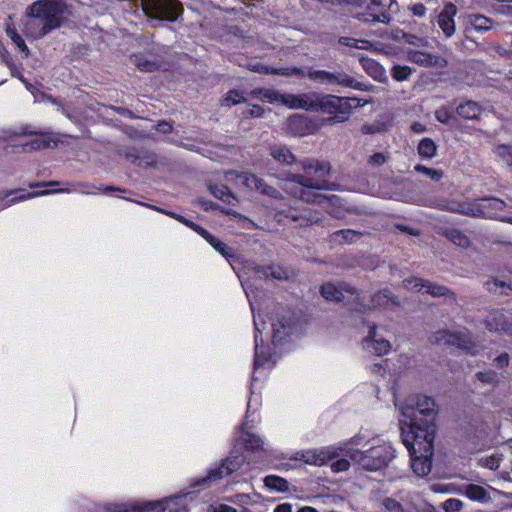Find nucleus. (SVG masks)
<instances>
[{
    "mask_svg": "<svg viewBox=\"0 0 512 512\" xmlns=\"http://www.w3.org/2000/svg\"><path fill=\"white\" fill-rule=\"evenodd\" d=\"M401 415L405 420H400L402 434L415 436L435 437L438 411L433 398L423 395L411 396L399 406Z\"/></svg>",
    "mask_w": 512,
    "mask_h": 512,
    "instance_id": "nucleus-1",
    "label": "nucleus"
},
{
    "mask_svg": "<svg viewBox=\"0 0 512 512\" xmlns=\"http://www.w3.org/2000/svg\"><path fill=\"white\" fill-rule=\"evenodd\" d=\"M303 174L291 172L277 173L272 165L266 164L267 174L277 179L296 183L299 186L312 187L318 190H334L335 184L328 180L331 166L327 161L307 159L301 162Z\"/></svg>",
    "mask_w": 512,
    "mask_h": 512,
    "instance_id": "nucleus-2",
    "label": "nucleus"
},
{
    "mask_svg": "<svg viewBox=\"0 0 512 512\" xmlns=\"http://www.w3.org/2000/svg\"><path fill=\"white\" fill-rule=\"evenodd\" d=\"M69 6L62 0L34 2V39L42 38L60 28L71 16Z\"/></svg>",
    "mask_w": 512,
    "mask_h": 512,
    "instance_id": "nucleus-3",
    "label": "nucleus"
},
{
    "mask_svg": "<svg viewBox=\"0 0 512 512\" xmlns=\"http://www.w3.org/2000/svg\"><path fill=\"white\" fill-rule=\"evenodd\" d=\"M402 442L408 449L411 458V467L418 476H426L432 468L433 444L435 437L415 436L402 434Z\"/></svg>",
    "mask_w": 512,
    "mask_h": 512,
    "instance_id": "nucleus-4",
    "label": "nucleus"
},
{
    "mask_svg": "<svg viewBox=\"0 0 512 512\" xmlns=\"http://www.w3.org/2000/svg\"><path fill=\"white\" fill-rule=\"evenodd\" d=\"M344 451L355 464L371 472L383 469L395 457V450L389 444L374 446L364 451L353 448Z\"/></svg>",
    "mask_w": 512,
    "mask_h": 512,
    "instance_id": "nucleus-5",
    "label": "nucleus"
},
{
    "mask_svg": "<svg viewBox=\"0 0 512 512\" xmlns=\"http://www.w3.org/2000/svg\"><path fill=\"white\" fill-rule=\"evenodd\" d=\"M360 105V101L357 98L319 94L317 112L333 114V116L328 119V122L335 124L348 120L353 108Z\"/></svg>",
    "mask_w": 512,
    "mask_h": 512,
    "instance_id": "nucleus-6",
    "label": "nucleus"
},
{
    "mask_svg": "<svg viewBox=\"0 0 512 512\" xmlns=\"http://www.w3.org/2000/svg\"><path fill=\"white\" fill-rule=\"evenodd\" d=\"M180 497L169 498L164 501L139 503H114L105 507L107 512H188Z\"/></svg>",
    "mask_w": 512,
    "mask_h": 512,
    "instance_id": "nucleus-7",
    "label": "nucleus"
},
{
    "mask_svg": "<svg viewBox=\"0 0 512 512\" xmlns=\"http://www.w3.org/2000/svg\"><path fill=\"white\" fill-rule=\"evenodd\" d=\"M144 14L153 20L175 22L183 14L178 0H140Z\"/></svg>",
    "mask_w": 512,
    "mask_h": 512,
    "instance_id": "nucleus-8",
    "label": "nucleus"
},
{
    "mask_svg": "<svg viewBox=\"0 0 512 512\" xmlns=\"http://www.w3.org/2000/svg\"><path fill=\"white\" fill-rule=\"evenodd\" d=\"M429 341L433 345L457 347L470 355H476L478 352L477 345L472 341L470 335L465 332H451L440 329L431 334Z\"/></svg>",
    "mask_w": 512,
    "mask_h": 512,
    "instance_id": "nucleus-9",
    "label": "nucleus"
},
{
    "mask_svg": "<svg viewBox=\"0 0 512 512\" xmlns=\"http://www.w3.org/2000/svg\"><path fill=\"white\" fill-rule=\"evenodd\" d=\"M307 77L312 81H316L327 86H341L355 89L360 86L359 82L343 70H311L307 73Z\"/></svg>",
    "mask_w": 512,
    "mask_h": 512,
    "instance_id": "nucleus-10",
    "label": "nucleus"
},
{
    "mask_svg": "<svg viewBox=\"0 0 512 512\" xmlns=\"http://www.w3.org/2000/svg\"><path fill=\"white\" fill-rule=\"evenodd\" d=\"M3 140L8 144L6 150L14 153L28 151L32 148V129L30 125H23L4 131Z\"/></svg>",
    "mask_w": 512,
    "mask_h": 512,
    "instance_id": "nucleus-11",
    "label": "nucleus"
},
{
    "mask_svg": "<svg viewBox=\"0 0 512 512\" xmlns=\"http://www.w3.org/2000/svg\"><path fill=\"white\" fill-rule=\"evenodd\" d=\"M242 463L243 458L240 456L227 457L218 467L210 470L206 477L199 479L196 485L209 487L212 484L218 483L219 480L237 471L241 467Z\"/></svg>",
    "mask_w": 512,
    "mask_h": 512,
    "instance_id": "nucleus-12",
    "label": "nucleus"
},
{
    "mask_svg": "<svg viewBox=\"0 0 512 512\" xmlns=\"http://www.w3.org/2000/svg\"><path fill=\"white\" fill-rule=\"evenodd\" d=\"M276 217L279 221L289 219L300 227H306L320 221V214L307 208L297 209L295 207H288L279 209L276 212Z\"/></svg>",
    "mask_w": 512,
    "mask_h": 512,
    "instance_id": "nucleus-13",
    "label": "nucleus"
},
{
    "mask_svg": "<svg viewBox=\"0 0 512 512\" xmlns=\"http://www.w3.org/2000/svg\"><path fill=\"white\" fill-rule=\"evenodd\" d=\"M437 208L451 213L461 214L468 217L477 218V216H485L486 214L477 206V200L458 201V200H441L437 204Z\"/></svg>",
    "mask_w": 512,
    "mask_h": 512,
    "instance_id": "nucleus-14",
    "label": "nucleus"
},
{
    "mask_svg": "<svg viewBox=\"0 0 512 512\" xmlns=\"http://www.w3.org/2000/svg\"><path fill=\"white\" fill-rule=\"evenodd\" d=\"M490 491L498 492L497 489H494L490 486L484 487L482 485L468 483L462 484L458 488V492L461 495L466 496L471 501H475L481 504H489L493 501Z\"/></svg>",
    "mask_w": 512,
    "mask_h": 512,
    "instance_id": "nucleus-15",
    "label": "nucleus"
},
{
    "mask_svg": "<svg viewBox=\"0 0 512 512\" xmlns=\"http://www.w3.org/2000/svg\"><path fill=\"white\" fill-rule=\"evenodd\" d=\"M319 93L310 92L301 95L287 94L285 106L291 109H303L306 111L317 112Z\"/></svg>",
    "mask_w": 512,
    "mask_h": 512,
    "instance_id": "nucleus-16",
    "label": "nucleus"
},
{
    "mask_svg": "<svg viewBox=\"0 0 512 512\" xmlns=\"http://www.w3.org/2000/svg\"><path fill=\"white\" fill-rule=\"evenodd\" d=\"M244 183L250 189H255L263 195L274 199H283L281 192L275 187L269 185L264 179L254 173L246 172L243 175Z\"/></svg>",
    "mask_w": 512,
    "mask_h": 512,
    "instance_id": "nucleus-17",
    "label": "nucleus"
},
{
    "mask_svg": "<svg viewBox=\"0 0 512 512\" xmlns=\"http://www.w3.org/2000/svg\"><path fill=\"white\" fill-rule=\"evenodd\" d=\"M407 59L408 61L422 67L435 66L439 68H444L447 65V61L444 58L415 49H409L407 51Z\"/></svg>",
    "mask_w": 512,
    "mask_h": 512,
    "instance_id": "nucleus-18",
    "label": "nucleus"
},
{
    "mask_svg": "<svg viewBox=\"0 0 512 512\" xmlns=\"http://www.w3.org/2000/svg\"><path fill=\"white\" fill-rule=\"evenodd\" d=\"M485 327L491 332H504L512 335V324L509 318L501 310L490 311L485 320Z\"/></svg>",
    "mask_w": 512,
    "mask_h": 512,
    "instance_id": "nucleus-19",
    "label": "nucleus"
},
{
    "mask_svg": "<svg viewBox=\"0 0 512 512\" xmlns=\"http://www.w3.org/2000/svg\"><path fill=\"white\" fill-rule=\"evenodd\" d=\"M456 13V6L453 3H447L437 16V24L447 38L452 37L455 33L454 16Z\"/></svg>",
    "mask_w": 512,
    "mask_h": 512,
    "instance_id": "nucleus-20",
    "label": "nucleus"
},
{
    "mask_svg": "<svg viewBox=\"0 0 512 512\" xmlns=\"http://www.w3.org/2000/svg\"><path fill=\"white\" fill-rule=\"evenodd\" d=\"M364 348L371 354L382 356L387 354L391 349V344L388 340L376 338V326L370 327L367 337L363 342Z\"/></svg>",
    "mask_w": 512,
    "mask_h": 512,
    "instance_id": "nucleus-21",
    "label": "nucleus"
},
{
    "mask_svg": "<svg viewBox=\"0 0 512 512\" xmlns=\"http://www.w3.org/2000/svg\"><path fill=\"white\" fill-rule=\"evenodd\" d=\"M293 319L290 315V312H287L286 315H283L277 319L276 322L272 324L273 327V335L272 341L276 344H281L285 341V339L292 333L293 331Z\"/></svg>",
    "mask_w": 512,
    "mask_h": 512,
    "instance_id": "nucleus-22",
    "label": "nucleus"
},
{
    "mask_svg": "<svg viewBox=\"0 0 512 512\" xmlns=\"http://www.w3.org/2000/svg\"><path fill=\"white\" fill-rule=\"evenodd\" d=\"M268 154L279 166H290L296 162V156L285 144L270 145Z\"/></svg>",
    "mask_w": 512,
    "mask_h": 512,
    "instance_id": "nucleus-23",
    "label": "nucleus"
},
{
    "mask_svg": "<svg viewBox=\"0 0 512 512\" xmlns=\"http://www.w3.org/2000/svg\"><path fill=\"white\" fill-rule=\"evenodd\" d=\"M477 206L486 214L477 218L494 219L498 211L504 210L506 203L496 197H483L477 199Z\"/></svg>",
    "mask_w": 512,
    "mask_h": 512,
    "instance_id": "nucleus-24",
    "label": "nucleus"
},
{
    "mask_svg": "<svg viewBox=\"0 0 512 512\" xmlns=\"http://www.w3.org/2000/svg\"><path fill=\"white\" fill-rule=\"evenodd\" d=\"M131 61L135 66H137V68L140 71H143V72L156 71L162 65V61L160 58L155 57V56L148 57L141 53L132 55Z\"/></svg>",
    "mask_w": 512,
    "mask_h": 512,
    "instance_id": "nucleus-25",
    "label": "nucleus"
},
{
    "mask_svg": "<svg viewBox=\"0 0 512 512\" xmlns=\"http://www.w3.org/2000/svg\"><path fill=\"white\" fill-rule=\"evenodd\" d=\"M439 234L461 248H467L471 244L469 237L463 231L456 228H440Z\"/></svg>",
    "mask_w": 512,
    "mask_h": 512,
    "instance_id": "nucleus-26",
    "label": "nucleus"
},
{
    "mask_svg": "<svg viewBox=\"0 0 512 512\" xmlns=\"http://www.w3.org/2000/svg\"><path fill=\"white\" fill-rule=\"evenodd\" d=\"M399 307L400 300L394 296L389 289H383L371 297V304L374 308L386 307L389 304Z\"/></svg>",
    "mask_w": 512,
    "mask_h": 512,
    "instance_id": "nucleus-27",
    "label": "nucleus"
},
{
    "mask_svg": "<svg viewBox=\"0 0 512 512\" xmlns=\"http://www.w3.org/2000/svg\"><path fill=\"white\" fill-rule=\"evenodd\" d=\"M252 96L269 103H281L285 105V98L287 94L280 93L279 91L267 88L254 89L251 92Z\"/></svg>",
    "mask_w": 512,
    "mask_h": 512,
    "instance_id": "nucleus-28",
    "label": "nucleus"
},
{
    "mask_svg": "<svg viewBox=\"0 0 512 512\" xmlns=\"http://www.w3.org/2000/svg\"><path fill=\"white\" fill-rule=\"evenodd\" d=\"M363 233L353 229H341L331 234V242L337 244H351L362 237Z\"/></svg>",
    "mask_w": 512,
    "mask_h": 512,
    "instance_id": "nucleus-29",
    "label": "nucleus"
},
{
    "mask_svg": "<svg viewBox=\"0 0 512 512\" xmlns=\"http://www.w3.org/2000/svg\"><path fill=\"white\" fill-rule=\"evenodd\" d=\"M217 252L223 255L225 258H231L234 256L233 250L228 247L217 237L213 236L209 231L204 229V232L199 233Z\"/></svg>",
    "mask_w": 512,
    "mask_h": 512,
    "instance_id": "nucleus-30",
    "label": "nucleus"
},
{
    "mask_svg": "<svg viewBox=\"0 0 512 512\" xmlns=\"http://www.w3.org/2000/svg\"><path fill=\"white\" fill-rule=\"evenodd\" d=\"M315 189L312 187L300 186L299 189L291 192L295 197L303 200L307 203H317L321 204L326 197L320 193L314 191Z\"/></svg>",
    "mask_w": 512,
    "mask_h": 512,
    "instance_id": "nucleus-31",
    "label": "nucleus"
},
{
    "mask_svg": "<svg viewBox=\"0 0 512 512\" xmlns=\"http://www.w3.org/2000/svg\"><path fill=\"white\" fill-rule=\"evenodd\" d=\"M456 113L464 119L472 120L481 114V107L475 101L468 100L457 106Z\"/></svg>",
    "mask_w": 512,
    "mask_h": 512,
    "instance_id": "nucleus-32",
    "label": "nucleus"
},
{
    "mask_svg": "<svg viewBox=\"0 0 512 512\" xmlns=\"http://www.w3.org/2000/svg\"><path fill=\"white\" fill-rule=\"evenodd\" d=\"M335 456L336 455L334 453L330 454L329 451H306L301 454L300 459L307 464L321 466L325 464L327 459L333 458Z\"/></svg>",
    "mask_w": 512,
    "mask_h": 512,
    "instance_id": "nucleus-33",
    "label": "nucleus"
},
{
    "mask_svg": "<svg viewBox=\"0 0 512 512\" xmlns=\"http://www.w3.org/2000/svg\"><path fill=\"white\" fill-rule=\"evenodd\" d=\"M288 128L294 135L298 136L306 135L310 130L307 118L300 115H294L289 118Z\"/></svg>",
    "mask_w": 512,
    "mask_h": 512,
    "instance_id": "nucleus-34",
    "label": "nucleus"
},
{
    "mask_svg": "<svg viewBox=\"0 0 512 512\" xmlns=\"http://www.w3.org/2000/svg\"><path fill=\"white\" fill-rule=\"evenodd\" d=\"M58 140L51 133H42L34 130V150L56 147Z\"/></svg>",
    "mask_w": 512,
    "mask_h": 512,
    "instance_id": "nucleus-35",
    "label": "nucleus"
},
{
    "mask_svg": "<svg viewBox=\"0 0 512 512\" xmlns=\"http://www.w3.org/2000/svg\"><path fill=\"white\" fill-rule=\"evenodd\" d=\"M476 378L478 381L490 385L492 387L499 386L504 379V376L502 373H498L494 370H487V371H479L476 373Z\"/></svg>",
    "mask_w": 512,
    "mask_h": 512,
    "instance_id": "nucleus-36",
    "label": "nucleus"
},
{
    "mask_svg": "<svg viewBox=\"0 0 512 512\" xmlns=\"http://www.w3.org/2000/svg\"><path fill=\"white\" fill-rule=\"evenodd\" d=\"M257 272L265 278H273L277 280H284L288 278L287 271L280 266H262L257 269Z\"/></svg>",
    "mask_w": 512,
    "mask_h": 512,
    "instance_id": "nucleus-37",
    "label": "nucleus"
},
{
    "mask_svg": "<svg viewBox=\"0 0 512 512\" xmlns=\"http://www.w3.org/2000/svg\"><path fill=\"white\" fill-rule=\"evenodd\" d=\"M469 23L476 31L486 32L492 28V19L481 14H470L468 16Z\"/></svg>",
    "mask_w": 512,
    "mask_h": 512,
    "instance_id": "nucleus-38",
    "label": "nucleus"
},
{
    "mask_svg": "<svg viewBox=\"0 0 512 512\" xmlns=\"http://www.w3.org/2000/svg\"><path fill=\"white\" fill-rule=\"evenodd\" d=\"M321 295L330 301H343L344 294H342V290L338 288V286L332 283H325L320 288Z\"/></svg>",
    "mask_w": 512,
    "mask_h": 512,
    "instance_id": "nucleus-39",
    "label": "nucleus"
},
{
    "mask_svg": "<svg viewBox=\"0 0 512 512\" xmlns=\"http://www.w3.org/2000/svg\"><path fill=\"white\" fill-rule=\"evenodd\" d=\"M264 484L267 488L277 492H286L289 489L288 481L276 475L266 476L264 478Z\"/></svg>",
    "mask_w": 512,
    "mask_h": 512,
    "instance_id": "nucleus-40",
    "label": "nucleus"
},
{
    "mask_svg": "<svg viewBox=\"0 0 512 512\" xmlns=\"http://www.w3.org/2000/svg\"><path fill=\"white\" fill-rule=\"evenodd\" d=\"M357 18L360 21L367 22V23L388 24L391 20L390 14L388 12H381V14H378V13H370L369 10L367 12L358 14Z\"/></svg>",
    "mask_w": 512,
    "mask_h": 512,
    "instance_id": "nucleus-41",
    "label": "nucleus"
},
{
    "mask_svg": "<svg viewBox=\"0 0 512 512\" xmlns=\"http://www.w3.org/2000/svg\"><path fill=\"white\" fill-rule=\"evenodd\" d=\"M418 154L421 157L431 159L436 155L437 146L430 138H423L417 147Z\"/></svg>",
    "mask_w": 512,
    "mask_h": 512,
    "instance_id": "nucleus-42",
    "label": "nucleus"
},
{
    "mask_svg": "<svg viewBox=\"0 0 512 512\" xmlns=\"http://www.w3.org/2000/svg\"><path fill=\"white\" fill-rule=\"evenodd\" d=\"M484 288L493 294L508 296L509 293L505 290V281L497 277H492L483 283Z\"/></svg>",
    "mask_w": 512,
    "mask_h": 512,
    "instance_id": "nucleus-43",
    "label": "nucleus"
},
{
    "mask_svg": "<svg viewBox=\"0 0 512 512\" xmlns=\"http://www.w3.org/2000/svg\"><path fill=\"white\" fill-rule=\"evenodd\" d=\"M425 293L433 296V297H452L455 299V293L451 291L449 288L439 285L433 282L428 281L425 288Z\"/></svg>",
    "mask_w": 512,
    "mask_h": 512,
    "instance_id": "nucleus-44",
    "label": "nucleus"
},
{
    "mask_svg": "<svg viewBox=\"0 0 512 512\" xmlns=\"http://www.w3.org/2000/svg\"><path fill=\"white\" fill-rule=\"evenodd\" d=\"M210 193L223 202L231 204V199H234V195L231 190L224 184L220 185H209Z\"/></svg>",
    "mask_w": 512,
    "mask_h": 512,
    "instance_id": "nucleus-45",
    "label": "nucleus"
},
{
    "mask_svg": "<svg viewBox=\"0 0 512 512\" xmlns=\"http://www.w3.org/2000/svg\"><path fill=\"white\" fill-rule=\"evenodd\" d=\"M359 61L363 67V69L373 78H377L378 75L382 74V67L375 60L361 56Z\"/></svg>",
    "mask_w": 512,
    "mask_h": 512,
    "instance_id": "nucleus-46",
    "label": "nucleus"
},
{
    "mask_svg": "<svg viewBox=\"0 0 512 512\" xmlns=\"http://www.w3.org/2000/svg\"><path fill=\"white\" fill-rule=\"evenodd\" d=\"M6 33L8 37L15 43V45L19 48L21 52L25 53V56L28 57L29 55V48L25 44V41L22 39V37L17 33L16 29L11 25H6Z\"/></svg>",
    "mask_w": 512,
    "mask_h": 512,
    "instance_id": "nucleus-47",
    "label": "nucleus"
},
{
    "mask_svg": "<svg viewBox=\"0 0 512 512\" xmlns=\"http://www.w3.org/2000/svg\"><path fill=\"white\" fill-rule=\"evenodd\" d=\"M412 73L413 69L406 65H393L390 71L392 78L396 81H405Z\"/></svg>",
    "mask_w": 512,
    "mask_h": 512,
    "instance_id": "nucleus-48",
    "label": "nucleus"
},
{
    "mask_svg": "<svg viewBox=\"0 0 512 512\" xmlns=\"http://www.w3.org/2000/svg\"><path fill=\"white\" fill-rule=\"evenodd\" d=\"M244 446L250 451H259L263 447V440L252 433H246L244 436Z\"/></svg>",
    "mask_w": 512,
    "mask_h": 512,
    "instance_id": "nucleus-49",
    "label": "nucleus"
},
{
    "mask_svg": "<svg viewBox=\"0 0 512 512\" xmlns=\"http://www.w3.org/2000/svg\"><path fill=\"white\" fill-rule=\"evenodd\" d=\"M275 75H280L284 77H298L303 78L307 76L305 74L304 69L300 67H283V68H275Z\"/></svg>",
    "mask_w": 512,
    "mask_h": 512,
    "instance_id": "nucleus-50",
    "label": "nucleus"
},
{
    "mask_svg": "<svg viewBox=\"0 0 512 512\" xmlns=\"http://www.w3.org/2000/svg\"><path fill=\"white\" fill-rule=\"evenodd\" d=\"M435 118L437 119V121L445 125H449L452 123V121L455 120V116L452 110L448 107H441L440 109L436 110Z\"/></svg>",
    "mask_w": 512,
    "mask_h": 512,
    "instance_id": "nucleus-51",
    "label": "nucleus"
},
{
    "mask_svg": "<svg viewBox=\"0 0 512 512\" xmlns=\"http://www.w3.org/2000/svg\"><path fill=\"white\" fill-rule=\"evenodd\" d=\"M165 214L176 219L177 221L181 222L182 224H184L185 226L191 228L193 231H195L196 233H201V232H204V228L201 227L200 225L192 222L191 220L175 213V212H171V211H165Z\"/></svg>",
    "mask_w": 512,
    "mask_h": 512,
    "instance_id": "nucleus-52",
    "label": "nucleus"
},
{
    "mask_svg": "<svg viewBox=\"0 0 512 512\" xmlns=\"http://www.w3.org/2000/svg\"><path fill=\"white\" fill-rule=\"evenodd\" d=\"M339 289L342 290V294L344 292H347L351 295H355V305L352 307L353 310H356V311H362V309L365 308V305L363 304V302L361 301V298H360V295L359 293H357V290L355 288H353L352 286H350L349 284H341L340 286H338Z\"/></svg>",
    "mask_w": 512,
    "mask_h": 512,
    "instance_id": "nucleus-53",
    "label": "nucleus"
},
{
    "mask_svg": "<svg viewBox=\"0 0 512 512\" xmlns=\"http://www.w3.org/2000/svg\"><path fill=\"white\" fill-rule=\"evenodd\" d=\"M384 512H411L393 498H385L383 500Z\"/></svg>",
    "mask_w": 512,
    "mask_h": 512,
    "instance_id": "nucleus-54",
    "label": "nucleus"
},
{
    "mask_svg": "<svg viewBox=\"0 0 512 512\" xmlns=\"http://www.w3.org/2000/svg\"><path fill=\"white\" fill-rule=\"evenodd\" d=\"M496 154L508 166H512V145L501 144L496 147Z\"/></svg>",
    "mask_w": 512,
    "mask_h": 512,
    "instance_id": "nucleus-55",
    "label": "nucleus"
},
{
    "mask_svg": "<svg viewBox=\"0 0 512 512\" xmlns=\"http://www.w3.org/2000/svg\"><path fill=\"white\" fill-rule=\"evenodd\" d=\"M414 170L416 172H419V173H422L426 176H428L430 179L434 180V181H440L443 177V173L441 170H436V169H432V168H428L424 165H416L414 167Z\"/></svg>",
    "mask_w": 512,
    "mask_h": 512,
    "instance_id": "nucleus-56",
    "label": "nucleus"
},
{
    "mask_svg": "<svg viewBox=\"0 0 512 512\" xmlns=\"http://www.w3.org/2000/svg\"><path fill=\"white\" fill-rule=\"evenodd\" d=\"M242 101H244V97L242 96V94L237 90H231L227 93V95L223 99L222 105L231 107V106L236 105Z\"/></svg>",
    "mask_w": 512,
    "mask_h": 512,
    "instance_id": "nucleus-57",
    "label": "nucleus"
},
{
    "mask_svg": "<svg viewBox=\"0 0 512 512\" xmlns=\"http://www.w3.org/2000/svg\"><path fill=\"white\" fill-rule=\"evenodd\" d=\"M427 282V280L417 277L408 278L403 281L406 288L418 289L419 291L425 290Z\"/></svg>",
    "mask_w": 512,
    "mask_h": 512,
    "instance_id": "nucleus-58",
    "label": "nucleus"
},
{
    "mask_svg": "<svg viewBox=\"0 0 512 512\" xmlns=\"http://www.w3.org/2000/svg\"><path fill=\"white\" fill-rule=\"evenodd\" d=\"M462 507V501L456 498H450L443 503V509L445 512H458Z\"/></svg>",
    "mask_w": 512,
    "mask_h": 512,
    "instance_id": "nucleus-59",
    "label": "nucleus"
},
{
    "mask_svg": "<svg viewBox=\"0 0 512 512\" xmlns=\"http://www.w3.org/2000/svg\"><path fill=\"white\" fill-rule=\"evenodd\" d=\"M7 197H11L9 200H7L8 203L21 201L24 199H27L30 197V193H25L23 189L15 190L9 193Z\"/></svg>",
    "mask_w": 512,
    "mask_h": 512,
    "instance_id": "nucleus-60",
    "label": "nucleus"
},
{
    "mask_svg": "<svg viewBox=\"0 0 512 512\" xmlns=\"http://www.w3.org/2000/svg\"><path fill=\"white\" fill-rule=\"evenodd\" d=\"M263 113H264L263 107H261L260 105H253L252 107L244 110L242 114L244 115V117L256 118V117H261L263 115Z\"/></svg>",
    "mask_w": 512,
    "mask_h": 512,
    "instance_id": "nucleus-61",
    "label": "nucleus"
},
{
    "mask_svg": "<svg viewBox=\"0 0 512 512\" xmlns=\"http://www.w3.org/2000/svg\"><path fill=\"white\" fill-rule=\"evenodd\" d=\"M387 161L385 154L381 152L374 153L368 159V163L372 166H381Z\"/></svg>",
    "mask_w": 512,
    "mask_h": 512,
    "instance_id": "nucleus-62",
    "label": "nucleus"
},
{
    "mask_svg": "<svg viewBox=\"0 0 512 512\" xmlns=\"http://www.w3.org/2000/svg\"><path fill=\"white\" fill-rule=\"evenodd\" d=\"M367 9L370 11V13L381 14V12H387L386 5L383 4L380 0H371Z\"/></svg>",
    "mask_w": 512,
    "mask_h": 512,
    "instance_id": "nucleus-63",
    "label": "nucleus"
},
{
    "mask_svg": "<svg viewBox=\"0 0 512 512\" xmlns=\"http://www.w3.org/2000/svg\"><path fill=\"white\" fill-rule=\"evenodd\" d=\"M350 463L347 459H339L332 463L331 468L334 472H343L348 470Z\"/></svg>",
    "mask_w": 512,
    "mask_h": 512,
    "instance_id": "nucleus-64",
    "label": "nucleus"
}]
</instances>
